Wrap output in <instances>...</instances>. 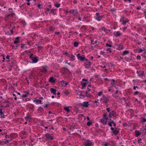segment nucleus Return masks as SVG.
<instances>
[{
  "mask_svg": "<svg viewBox=\"0 0 146 146\" xmlns=\"http://www.w3.org/2000/svg\"><path fill=\"white\" fill-rule=\"evenodd\" d=\"M29 57L30 60L32 61V63H36L38 60L37 57L32 53H31L30 54Z\"/></svg>",
  "mask_w": 146,
  "mask_h": 146,
  "instance_id": "nucleus-1",
  "label": "nucleus"
},
{
  "mask_svg": "<svg viewBox=\"0 0 146 146\" xmlns=\"http://www.w3.org/2000/svg\"><path fill=\"white\" fill-rule=\"evenodd\" d=\"M103 17V15L101 16L99 13H96L94 18L96 20L100 22L101 21Z\"/></svg>",
  "mask_w": 146,
  "mask_h": 146,
  "instance_id": "nucleus-2",
  "label": "nucleus"
},
{
  "mask_svg": "<svg viewBox=\"0 0 146 146\" xmlns=\"http://www.w3.org/2000/svg\"><path fill=\"white\" fill-rule=\"evenodd\" d=\"M52 135L51 134H50L48 133L45 134V137L46 138V140H53L54 138L52 136Z\"/></svg>",
  "mask_w": 146,
  "mask_h": 146,
  "instance_id": "nucleus-3",
  "label": "nucleus"
},
{
  "mask_svg": "<svg viewBox=\"0 0 146 146\" xmlns=\"http://www.w3.org/2000/svg\"><path fill=\"white\" fill-rule=\"evenodd\" d=\"M78 58L80 61H83L85 59V56L84 55L82 56H80V54L79 53L76 56Z\"/></svg>",
  "mask_w": 146,
  "mask_h": 146,
  "instance_id": "nucleus-4",
  "label": "nucleus"
},
{
  "mask_svg": "<svg viewBox=\"0 0 146 146\" xmlns=\"http://www.w3.org/2000/svg\"><path fill=\"white\" fill-rule=\"evenodd\" d=\"M110 129L112 131V133L115 135H117L119 133V130H120V129H118V130H115L113 127H111Z\"/></svg>",
  "mask_w": 146,
  "mask_h": 146,
  "instance_id": "nucleus-5",
  "label": "nucleus"
},
{
  "mask_svg": "<svg viewBox=\"0 0 146 146\" xmlns=\"http://www.w3.org/2000/svg\"><path fill=\"white\" fill-rule=\"evenodd\" d=\"M15 64L16 62L15 61H13L11 62L10 64V66L11 68H9L10 71L11 70L12 68H14V67L15 66Z\"/></svg>",
  "mask_w": 146,
  "mask_h": 146,
  "instance_id": "nucleus-6",
  "label": "nucleus"
},
{
  "mask_svg": "<svg viewBox=\"0 0 146 146\" xmlns=\"http://www.w3.org/2000/svg\"><path fill=\"white\" fill-rule=\"evenodd\" d=\"M102 100H104L103 103L106 104L107 103L108 101L109 100V99H108V97L104 96H103L102 97Z\"/></svg>",
  "mask_w": 146,
  "mask_h": 146,
  "instance_id": "nucleus-7",
  "label": "nucleus"
},
{
  "mask_svg": "<svg viewBox=\"0 0 146 146\" xmlns=\"http://www.w3.org/2000/svg\"><path fill=\"white\" fill-rule=\"evenodd\" d=\"M48 67L46 65H44L42 66L41 71L43 73H46L47 72Z\"/></svg>",
  "mask_w": 146,
  "mask_h": 146,
  "instance_id": "nucleus-8",
  "label": "nucleus"
},
{
  "mask_svg": "<svg viewBox=\"0 0 146 146\" xmlns=\"http://www.w3.org/2000/svg\"><path fill=\"white\" fill-rule=\"evenodd\" d=\"M112 124H113L114 127H115L116 126V124L115 122L113 121V120H111V121H110L108 123V125L111 127H112Z\"/></svg>",
  "mask_w": 146,
  "mask_h": 146,
  "instance_id": "nucleus-9",
  "label": "nucleus"
},
{
  "mask_svg": "<svg viewBox=\"0 0 146 146\" xmlns=\"http://www.w3.org/2000/svg\"><path fill=\"white\" fill-rule=\"evenodd\" d=\"M56 10L55 9H52L50 10V11L49 13V14H51L54 15H55L56 14Z\"/></svg>",
  "mask_w": 146,
  "mask_h": 146,
  "instance_id": "nucleus-10",
  "label": "nucleus"
},
{
  "mask_svg": "<svg viewBox=\"0 0 146 146\" xmlns=\"http://www.w3.org/2000/svg\"><path fill=\"white\" fill-rule=\"evenodd\" d=\"M88 102H84L83 104H82V106L85 108H87L89 106Z\"/></svg>",
  "mask_w": 146,
  "mask_h": 146,
  "instance_id": "nucleus-11",
  "label": "nucleus"
},
{
  "mask_svg": "<svg viewBox=\"0 0 146 146\" xmlns=\"http://www.w3.org/2000/svg\"><path fill=\"white\" fill-rule=\"evenodd\" d=\"M92 144V142L90 140H87L85 144V146H91Z\"/></svg>",
  "mask_w": 146,
  "mask_h": 146,
  "instance_id": "nucleus-12",
  "label": "nucleus"
},
{
  "mask_svg": "<svg viewBox=\"0 0 146 146\" xmlns=\"http://www.w3.org/2000/svg\"><path fill=\"white\" fill-rule=\"evenodd\" d=\"M91 65V62H87V63H86L84 64V66L86 68L88 69L89 68Z\"/></svg>",
  "mask_w": 146,
  "mask_h": 146,
  "instance_id": "nucleus-13",
  "label": "nucleus"
},
{
  "mask_svg": "<svg viewBox=\"0 0 146 146\" xmlns=\"http://www.w3.org/2000/svg\"><path fill=\"white\" fill-rule=\"evenodd\" d=\"M68 56L70 58V61H72L75 60V56L73 54H68Z\"/></svg>",
  "mask_w": 146,
  "mask_h": 146,
  "instance_id": "nucleus-14",
  "label": "nucleus"
},
{
  "mask_svg": "<svg viewBox=\"0 0 146 146\" xmlns=\"http://www.w3.org/2000/svg\"><path fill=\"white\" fill-rule=\"evenodd\" d=\"M50 92L51 93H52L54 95H56V90L53 88H51L50 89Z\"/></svg>",
  "mask_w": 146,
  "mask_h": 146,
  "instance_id": "nucleus-15",
  "label": "nucleus"
},
{
  "mask_svg": "<svg viewBox=\"0 0 146 146\" xmlns=\"http://www.w3.org/2000/svg\"><path fill=\"white\" fill-rule=\"evenodd\" d=\"M62 69L64 73H66L68 72L70 73H71L70 71L66 67H63L62 68Z\"/></svg>",
  "mask_w": 146,
  "mask_h": 146,
  "instance_id": "nucleus-16",
  "label": "nucleus"
},
{
  "mask_svg": "<svg viewBox=\"0 0 146 146\" xmlns=\"http://www.w3.org/2000/svg\"><path fill=\"white\" fill-rule=\"evenodd\" d=\"M44 9V12L46 15H47L49 13L51 9H50L49 7H46Z\"/></svg>",
  "mask_w": 146,
  "mask_h": 146,
  "instance_id": "nucleus-17",
  "label": "nucleus"
},
{
  "mask_svg": "<svg viewBox=\"0 0 146 146\" xmlns=\"http://www.w3.org/2000/svg\"><path fill=\"white\" fill-rule=\"evenodd\" d=\"M142 132H141L138 130H135V136L136 137H138L141 135Z\"/></svg>",
  "mask_w": 146,
  "mask_h": 146,
  "instance_id": "nucleus-18",
  "label": "nucleus"
},
{
  "mask_svg": "<svg viewBox=\"0 0 146 146\" xmlns=\"http://www.w3.org/2000/svg\"><path fill=\"white\" fill-rule=\"evenodd\" d=\"M124 59L126 61L129 62L130 61H131V60H132L131 56L130 57H126L124 58Z\"/></svg>",
  "mask_w": 146,
  "mask_h": 146,
  "instance_id": "nucleus-19",
  "label": "nucleus"
},
{
  "mask_svg": "<svg viewBox=\"0 0 146 146\" xmlns=\"http://www.w3.org/2000/svg\"><path fill=\"white\" fill-rule=\"evenodd\" d=\"M114 34L115 36H120L122 35V33H120V32L117 31L116 32H114Z\"/></svg>",
  "mask_w": 146,
  "mask_h": 146,
  "instance_id": "nucleus-20",
  "label": "nucleus"
},
{
  "mask_svg": "<svg viewBox=\"0 0 146 146\" xmlns=\"http://www.w3.org/2000/svg\"><path fill=\"white\" fill-rule=\"evenodd\" d=\"M19 37H17L15 38V40L14 41V43L15 44H16L19 42Z\"/></svg>",
  "mask_w": 146,
  "mask_h": 146,
  "instance_id": "nucleus-21",
  "label": "nucleus"
},
{
  "mask_svg": "<svg viewBox=\"0 0 146 146\" xmlns=\"http://www.w3.org/2000/svg\"><path fill=\"white\" fill-rule=\"evenodd\" d=\"M78 13V11L77 9H72V14L73 15H75L76 14H77Z\"/></svg>",
  "mask_w": 146,
  "mask_h": 146,
  "instance_id": "nucleus-22",
  "label": "nucleus"
},
{
  "mask_svg": "<svg viewBox=\"0 0 146 146\" xmlns=\"http://www.w3.org/2000/svg\"><path fill=\"white\" fill-rule=\"evenodd\" d=\"M56 79H54L53 77H50L49 78V81L50 82H52V83H54L55 82Z\"/></svg>",
  "mask_w": 146,
  "mask_h": 146,
  "instance_id": "nucleus-23",
  "label": "nucleus"
},
{
  "mask_svg": "<svg viewBox=\"0 0 146 146\" xmlns=\"http://www.w3.org/2000/svg\"><path fill=\"white\" fill-rule=\"evenodd\" d=\"M110 145L112 146H115L116 145V143H115L114 141H110Z\"/></svg>",
  "mask_w": 146,
  "mask_h": 146,
  "instance_id": "nucleus-24",
  "label": "nucleus"
},
{
  "mask_svg": "<svg viewBox=\"0 0 146 146\" xmlns=\"http://www.w3.org/2000/svg\"><path fill=\"white\" fill-rule=\"evenodd\" d=\"M43 110H44L40 106L38 108L37 111L38 112H40L43 111Z\"/></svg>",
  "mask_w": 146,
  "mask_h": 146,
  "instance_id": "nucleus-25",
  "label": "nucleus"
},
{
  "mask_svg": "<svg viewBox=\"0 0 146 146\" xmlns=\"http://www.w3.org/2000/svg\"><path fill=\"white\" fill-rule=\"evenodd\" d=\"M129 52L128 50H125L123 52V54L122 55V56H124L125 55L129 53Z\"/></svg>",
  "mask_w": 146,
  "mask_h": 146,
  "instance_id": "nucleus-26",
  "label": "nucleus"
},
{
  "mask_svg": "<svg viewBox=\"0 0 146 146\" xmlns=\"http://www.w3.org/2000/svg\"><path fill=\"white\" fill-rule=\"evenodd\" d=\"M123 48V46L122 44H120V45H119L117 48V49L119 50H122Z\"/></svg>",
  "mask_w": 146,
  "mask_h": 146,
  "instance_id": "nucleus-27",
  "label": "nucleus"
},
{
  "mask_svg": "<svg viewBox=\"0 0 146 146\" xmlns=\"http://www.w3.org/2000/svg\"><path fill=\"white\" fill-rule=\"evenodd\" d=\"M55 29V28L54 27H50L49 28V31L53 32Z\"/></svg>",
  "mask_w": 146,
  "mask_h": 146,
  "instance_id": "nucleus-28",
  "label": "nucleus"
},
{
  "mask_svg": "<svg viewBox=\"0 0 146 146\" xmlns=\"http://www.w3.org/2000/svg\"><path fill=\"white\" fill-rule=\"evenodd\" d=\"M112 80V81L111 83V86L112 87H113L115 84V80L114 79H113Z\"/></svg>",
  "mask_w": 146,
  "mask_h": 146,
  "instance_id": "nucleus-29",
  "label": "nucleus"
},
{
  "mask_svg": "<svg viewBox=\"0 0 146 146\" xmlns=\"http://www.w3.org/2000/svg\"><path fill=\"white\" fill-rule=\"evenodd\" d=\"M123 21V22L122 23V24L123 25H125L126 23L128 22H129V20H127V21H125L124 20H122Z\"/></svg>",
  "mask_w": 146,
  "mask_h": 146,
  "instance_id": "nucleus-30",
  "label": "nucleus"
},
{
  "mask_svg": "<svg viewBox=\"0 0 146 146\" xmlns=\"http://www.w3.org/2000/svg\"><path fill=\"white\" fill-rule=\"evenodd\" d=\"M25 119L27 121L31 119L32 118L30 117V115H28L27 116L25 117Z\"/></svg>",
  "mask_w": 146,
  "mask_h": 146,
  "instance_id": "nucleus-31",
  "label": "nucleus"
},
{
  "mask_svg": "<svg viewBox=\"0 0 146 146\" xmlns=\"http://www.w3.org/2000/svg\"><path fill=\"white\" fill-rule=\"evenodd\" d=\"M101 121L102 123L104 125H106L107 124V121L105 120H101Z\"/></svg>",
  "mask_w": 146,
  "mask_h": 146,
  "instance_id": "nucleus-32",
  "label": "nucleus"
},
{
  "mask_svg": "<svg viewBox=\"0 0 146 146\" xmlns=\"http://www.w3.org/2000/svg\"><path fill=\"white\" fill-rule=\"evenodd\" d=\"M3 108L2 106H1L0 107V115H2L3 114V112L2 111Z\"/></svg>",
  "mask_w": 146,
  "mask_h": 146,
  "instance_id": "nucleus-33",
  "label": "nucleus"
},
{
  "mask_svg": "<svg viewBox=\"0 0 146 146\" xmlns=\"http://www.w3.org/2000/svg\"><path fill=\"white\" fill-rule=\"evenodd\" d=\"M81 84L82 86H83V87H85L86 86L87 84V83L86 82H81Z\"/></svg>",
  "mask_w": 146,
  "mask_h": 146,
  "instance_id": "nucleus-34",
  "label": "nucleus"
},
{
  "mask_svg": "<svg viewBox=\"0 0 146 146\" xmlns=\"http://www.w3.org/2000/svg\"><path fill=\"white\" fill-rule=\"evenodd\" d=\"M42 101L39 99L36 100V103L38 104V103L41 104H42Z\"/></svg>",
  "mask_w": 146,
  "mask_h": 146,
  "instance_id": "nucleus-35",
  "label": "nucleus"
},
{
  "mask_svg": "<svg viewBox=\"0 0 146 146\" xmlns=\"http://www.w3.org/2000/svg\"><path fill=\"white\" fill-rule=\"evenodd\" d=\"M101 30L102 31H104L106 33L108 32V30L107 29H106V28L104 27H103L101 28Z\"/></svg>",
  "mask_w": 146,
  "mask_h": 146,
  "instance_id": "nucleus-36",
  "label": "nucleus"
},
{
  "mask_svg": "<svg viewBox=\"0 0 146 146\" xmlns=\"http://www.w3.org/2000/svg\"><path fill=\"white\" fill-rule=\"evenodd\" d=\"M61 83L62 84H65L64 86H66L69 84L68 83V82H66L64 80H62L61 81Z\"/></svg>",
  "mask_w": 146,
  "mask_h": 146,
  "instance_id": "nucleus-37",
  "label": "nucleus"
},
{
  "mask_svg": "<svg viewBox=\"0 0 146 146\" xmlns=\"http://www.w3.org/2000/svg\"><path fill=\"white\" fill-rule=\"evenodd\" d=\"M92 121H90L88 122L86 124V125L89 126H90L91 125H92Z\"/></svg>",
  "mask_w": 146,
  "mask_h": 146,
  "instance_id": "nucleus-38",
  "label": "nucleus"
},
{
  "mask_svg": "<svg viewBox=\"0 0 146 146\" xmlns=\"http://www.w3.org/2000/svg\"><path fill=\"white\" fill-rule=\"evenodd\" d=\"M64 110L66 111L67 112H69L70 111V110L69 109L68 107H65L64 108Z\"/></svg>",
  "mask_w": 146,
  "mask_h": 146,
  "instance_id": "nucleus-39",
  "label": "nucleus"
},
{
  "mask_svg": "<svg viewBox=\"0 0 146 146\" xmlns=\"http://www.w3.org/2000/svg\"><path fill=\"white\" fill-rule=\"evenodd\" d=\"M50 105V104L49 102H47L46 104H45L43 107L44 108H47L48 107V106Z\"/></svg>",
  "mask_w": 146,
  "mask_h": 146,
  "instance_id": "nucleus-40",
  "label": "nucleus"
},
{
  "mask_svg": "<svg viewBox=\"0 0 146 146\" xmlns=\"http://www.w3.org/2000/svg\"><path fill=\"white\" fill-rule=\"evenodd\" d=\"M89 92L88 91H86L85 93V95L86 97H89L90 96V95L89 94H88Z\"/></svg>",
  "mask_w": 146,
  "mask_h": 146,
  "instance_id": "nucleus-41",
  "label": "nucleus"
},
{
  "mask_svg": "<svg viewBox=\"0 0 146 146\" xmlns=\"http://www.w3.org/2000/svg\"><path fill=\"white\" fill-rule=\"evenodd\" d=\"M79 43L77 42H75L74 43V46L75 47H77L78 46Z\"/></svg>",
  "mask_w": 146,
  "mask_h": 146,
  "instance_id": "nucleus-42",
  "label": "nucleus"
},
{
  "mask_svg": "<svg viewBox=\"0 0 146 146\" xmlns=\"http://www.w3.org/2000/svg\"><path fill=\"white\" fill-rule=\"evenodd\" d=\"M110 114L112 115V116H114V115L115 114L116 112L115 111H112L111 112H110Z\"/></svg>",
  "mask_w": 146,
  "mask_h": 146,
  "instance_id": "nucleus-43",
  "label": "nucleus"
},
{
  "mask_svg": "<svg viewBox=\"0 0 146 146\" xmlns=\"http://www.w3.org/2000/svg\"><path fill=\"white\" fill-rule=\"evenodd\" d=\"M54 5L56 7L58 8L60 7V3H55L54 4Z\"/></svg>",
  "mask_w": 146,
  "mask_h": 146,
  "instance_id": "nucleus-44",
  "label": "nucleus"
},
{
  "mask_svg": "<svg viewBox=\"0 0 146 146\" xmlns=\"http://www.w3.org/2000/svg\"><path fill=\"white\" fill-rule=\"evenodd\" d=\"M141 121L142 123H144L146 121V118L145 117L142 118Z\"/></svg>",
  "mask_w": 146,
  "mask_h": 146,
  "instance_id": "nucleus-45",
  "label": "nucleus"
},
{
  "mask_svg": "<svg viewBox=\"0 0 146 146\" xmlns=\"http://www.w3.org/2000/svg\"><path fill=\"white\" fill-rule=\"evenodd\" d=\"M9 140L8 139L6 140L5 141H3V144H6L7 143L9 142Z\"/></svg>",
  "mask_w": 146,
  "mask_h": 146,
  "instance_id": "nucleus-46",
  "label": "nucleus"
},
{
  "mask_svg": "<svg viewBox=\"0 0 146 146\" xmlns=\"http://www.w3.org/2000/svg\"><path fill=\"white\" fill-rule=\"evenodd\" d=\"M5 34L6 35H10V36L11 35V34L10 33L9 31H7L6 32H5Z\"/></svg>",
  "mask_w": 146,
  "mask_h": 146,
  "instance_id": "nucleus-47",
  "label": "nucleus"
},
{
  "mask_svg": "<svg viewBox=\"0 0 146 146\" xmlns=\"http://www.w3.org/2000/svg\"><path fill=\"white\" fill-rule=\"evenodd\" d=\"M141 130L143 131H145V134H146V128H143L141 129Z\"/></svg>",
  "mask_w": 146,
  "mask_h": 146,
  "instance_id": "nucleus-48",
  "label": "nucleus"
},
{
  "mask_svg": "<svg viewBox=\"0 0 146 146\" xmlns=\"http://www.w3.org/2000/svg\"><path fill=\"white\" fill-rule=\"evenodd\" d=\"M21 23L23 24L24 25H26V24L25 21L24 20H22L21 21Z\"/></svg>",
  "mask_w": 146,
  "mask_h": 146,
  "instance_id": "nucleus-49",
  "label": "nucleus"
},
{
  "mask_svg": "<svg viewBox=\"0 0 146 146\" xmlns=\"http://www.w3.org/2000/svg\"><path fill=\"white\" fill-rule=\"evenodd\" d=\"M105 52H104L103 51H100V53L103 56H104V55H105Z\"/></svg>",
  "mask_w": 146,
  "mask_h": 146,
  "instance_id": "nucleus-50",
  "label": "nucleus"
},
{
  "mask_svg": "<svg viewBox=\"0 0 146 146\" xmlns=\"http://www.w3.org/2000/svg\"><path fill=\"white\" fill-rule=\"evenodd\" d=\"M111 116H112V115L110 114V113L109 114V116L110 117V119H109V120L110 121H111V120H112L111 119Z\"/></svg>",
  "mask_w": 146,
  "mask_h": 146,
  "instance_id": "nucleus-51",
  "label": "nucleus"
},
{
  "mask_svg": "<svg viewBox=\"0 0 146 146\" xmlns=\"http://www.w3.org/2000/svg\"><path fill=\"white\" fill-rule=\"evenodd\" d=\"M106 110L108 112L110 113V112H111V110L110 108L109 107L107 108Z\"/></svg>",
  "mask_w": 146,
  "mask_h": 146,
  "instance_id": "nucleus-52",
  "label": "nucleus"
},
{
  "mask_svg": "<svg viewBox=\"0 0 146 146\" xmlns=\"http://www.w3.org/2000/svg\"><path fill=\"white\" fill-rule=\"evenodd\" d=\"M143 50L141 48H139L138 49V53H140V52H143Z\"/></svg>",
  "mask_w": 146,
  "mask_h": 146,
  "instance_id": "nucleus-53",
  "label": "nucleus"
},
{
  "mask_svg": "<svg viewBox=\"0 0 146 146\" xmlns=\"http://www.w3.org/2000/svg\"><path fill=\"white\" fill-rule=\"evenodd\" d=\"M139 92H138V91H136L135 92L134 94H133V95H137V94H139Z\"/></svg>",
  "mask_w": 146,
  "mask_h": 146,
  "instance_id": "nucleus-54",
  "label": "nucleus"
},
{
  "mask_svg": "<svg viewBox=\"0 0 146 146\" xmlns=\"http://www.w3.org/2000/svg\"><path fill=\"white\" fill-rule=\"evenodd\" d=\"M136 88L138 89H139V87L137 86H135L134 85H133V89L135 90Z\"/></svg>",
  "mask_w": 146,
  "mask_h": 146,
  "instance_id": "nucleus-55",
  "label": "nucleus"
},
{
  "mask_svg": "<svg viewBox=\"0 0 146 146\" xmlns=\"http://www.w3.org/2000/svg\"><path fill=\"white\" fill-rule=\"evenodd\" d=\"M108 117H103L101 119V120H108Z\"/></svg>",
  "mask_w": 146,
  "mask_h": 146,
  "instance_id": "nucleus-56",
  "label": "nucleus"
},
{
  "mask_svg": "<svg viewBox=\"0 0 146 146\" xmlns=\"http://www.w3.org/2000/svg\"><path fill=\"white\" fill-rule=\"evenodd\" d=\"M136 58L137 60H140L141 58V56L140 55H138L137 56Z\"/></svg>",
  "mask_w": 146,
  "mask_h": 146,
  "instance_id": "nucleus-57",
  "label": "nucleus"
},
{
  "mask_svg": "<svg viewBox=\"0 0 146 146\" xmlns=\"http://www.w3.org/2000/svg\"><path fill=\"white\" fill-rule=\"evenodd\" d=\"M108 115V113H105L103 115V116L104 117H107V116Z\"/></svg>",
  "mask_w": 146,
  "mask_h": 146,
  "instance_id": "nucleus-58",
  "label": "nucleus"
},
{
  "mask_svg": "<svg viewBox=\"0 0 146 146\" xmlns=\"http://www.w3.org/2000/svg\"><path fill=\"white\" fill-rule=\"evenodd\" d=\"M141 72V71H137V73L138 74V75L139 76H141V75H140V74H141L140 73V72Z\"/></svg>",
  "mask_w": 146,
  "mask_h": 146,
  "instance_id": "nucleus-59",
  "label": "nucleus"
},
{
  "mask_svg": "<svg viewBox=\"0 0 146 146\" xmlns=\"http://www.w3.org/2000/svg\"><path fill=\"white\" fill-rule=\"evenodd\" d=\"M111 48H107L106 49V50L109 51V52H111Z\"/></svg>",
  "mask_w": 146,
  "mask_h": 146,
  "instance_id": "nucleus-60",
  "label": "nucleus"
},
{
  "mask_svg": "<svg viewBox=\"0 0 146 146\" xmlns=\"http://www.w3.org/2000/svg\"><path fill=\"white\" fill-rule=\"evenodd\" d=\"M102 93L103 92H100L98 93V95L99 96H100L102 94Z\"/></svg>",
  "mask_w": 146,
  "mask_h": 146,
  "instance_id": "nucleus-61",
  "label": "nucleus"
},
{
  "mask_svg": "<svg viewBox=\"0 0 146 146\" xmlns=\"http://www.w3.org/2000/svg\"><path fill=\"white\" fill-rule=\"evenodd\" d=\"M64 93L66 95H68L69 94V93L68 91H65Z\"/></svg>",
  "mask_w": 146,
  "mask_h": 146,
  "instance_id": "nucleus-62",
  "label": "nucleus"
},
{
  "mask_svg": "<svg viewBox=\"0 0 146 146\" xmlns=\"http://www.w3.org/2000/svg\"><path fill=\"white\" fill-rule=\"evenodd\" d=\"M106 46H109L110 47H111L112 46V45L111 44H109L108 43H106Z\"/></svg>",
  "mask_w": 146,
  "mask_h": 146,
  "instance_id": "nucleus-63",
  "label": "nucleus"
},
{
  "mask_svg": "<svg viewBox=\"0 0 146 146\" xmlns=\"http://www.w3.org/2000/svg\"><path fill=\"white\" fill-rule=\"evenodd\" d=\"M21 48H22L23 49L24 47V46H25V44H21Z\"/></svg>",
  "mask_w": 146,
  "mask_h": 146,
  "instance_id": "nucleus-64",
  "label": "nucleus"
}]
</instances>
